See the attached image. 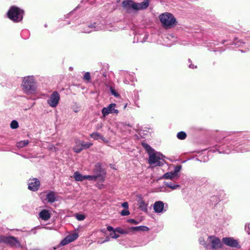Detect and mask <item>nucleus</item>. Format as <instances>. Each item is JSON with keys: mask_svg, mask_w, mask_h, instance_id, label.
Segmentation results:
<instances>
[{"mask_svg": "<svg viewBox=\"0 0 250 250\" xmlns=\"http://www.w3.org/2000/svg\"><path fill=\"white\" fill-rule=\"evenodd\" d=\"M234 141V139H226L224 137L222 141L218 142L217 144L211 147L209 151L213 152L217 151L219 153L229 154L232 151H234L231 148L233 145L231 144Z\"/></svg>", "mask_w": 250, "mask_h": 250, "instance_id": "obj_1", "label": "nucleus"}, {"mask_svg": "<svg viewBox=\"0 0 250 250\" xmlns=\"http://www.w3.org/2000/svg\"><path fill=\"white\" fill-rule=\"evenodd\" d=\"M241 140H238L237 138H234V142L231 144L233 145L231 146L234 151L236 152H246L250 151V146L248 144V137L247 135H243L239 137Z\"/></svg>", "mask_w": 250, "mask_h": 250, "instance_id": "obj_2", "label": "nucleus"}, {"mask_svg": "<svg viewBox=\"0 0 250 250\" xmlns=\"http://www.w3.org/2000/svg\"><path fill=\"white\" fill-rule=\"evenodd\" d=\"M159 17L162 25L166 29L173 28L177 24L178 21L176 19L171 13H164Z\"/></svg>", "mask_w": 250, "mask_h": 250, "instance_id": "obj_3", "label": "nucleus"}, {"mask_svg": "<svg viewBox=\"0 0 250 250\" xmlns=\"http://www.w3.org/2000/svg\"><path fill=\"white\" fill-rule=\"evenodd\" d=\"M122 6L127 13H130L132 10L137 11L146 9L147 4L146 3H136L132 0H125L122 1Z\"/></svg>", "mask_w": 250, "mask_h": 250, "instance_id": "obj_4", "label": "nucleus"}, {"mask_svg": "<svg viewBox=\"0 0 250 250\" xmlns=\"http://www.w3.org/2000/svg\"><path fill=\"white\" fill-rule=\"evenodd\" d=\"M24 11L20 8L11 6L7 13V17L14 22H19L23 19Z\"/></svg>", "mask_w": 250, "mask_h": 250, "instance_id": "obj_5", "label": "nucleus"}, {"mask_svg": "<svg viewBox=\"0 0 250 250\" xmlns=\"http://www.w3.org/2000/svg\"><path fill=\"white\" fill-rule=\"evenodd\" d=\"M207 242L209 244L210 247L209 249L213 250H218L223 247L222 242L220 239L214 235H211L208 237Z\"/></svg>", "mask_w": 250, "mask_h": 250, "instance_id": "obj_6", "label": "nucleus"}, {"mask_svg": "<svg viewBox=\"0 0 250 250\" xmlns=\"http://www.w3.org/2000/svg\"><path fill=\"white\" fill-rule=\"evenodd\" d=\"M141 145L149 155V159L148 160L149 164L152 165L155 163L156 162V153L154 152V149L152 148L149 145L145 142H142Z\"/></svg>", "mask_w": 250, "mask_h": 250, "instance_id": "obj_7", "label": "nucleus"}, {"mask_svg": "<svg viewBox=\"0 0 250 250\" xmlns=\"http://www.w3.org/2000/svg\"><path fill=\"white\" fill-rule=\"evenodd\" d=\"M229 44L234 45L236 47L244 46L245 48L248 49L250 47V37L248 36L246 37L244 40L235 38L233 41Z\"/></svg>", "mask_w": 250, "mask_h": 250, "instance_id": "obj_8", "label": "nucleus"}, {"mask_svg": "<svg viewBox=\"0 0 250 250\" xmlns=\"http://www.w3.org/2000/svg\"><path fill=\"white\" fill-rule=\"evenodd\" d=\"M23 89L26 91H30L34 89V82L32 77L28 76L23 80L22 83Z\"/></svg>", "mask_w": 250, "mask_h": 250, "instance_id": "obj_9", "label": "nucleus"}, {"mask_svg": "<svg viewBox=\"0 0 250 250\" xmlns=\"http://www.w3.org/2000/svg\"><path fill=\"white\" fill-rule=\"evenodd\" d=\"M222 240V242L227 246L238 249L241 248L238 241L233 237H223Z\"/></svg>", "mask_w": 250, "mask_h": 250, "instance_id": "obj_10", "label": "nucleus"}, {"mask_svg": "<svg viewBox=\"0 0 250 250\" xmlns=\"http://www.w3.org/2000/svg\"><path fill=\"white\" fill-rule=\"evenodd\" d=\"M60 99V95L57 91H54L50 95L47 100V104L52 107H55L58 105Z\"/></svg>", "mask_w": 250, "mask_h": 250, "instance_id": "obj_11", "label": "nucleus"}, {"mask_svg": "<svg viewBox=\"0 0 250 250\" xmlns=\"http://www.w3.org/2000/svg\"><path fill=\"white\" fill-rule=\"evenodd\" d=\"M164 185L166 186V187H162V188H157V191H165V192H168L169 191L166 188H171V190H175L177 189L178 188H179L180 187V185L175 184L172 181H168V182H165Z\"/></svg>", "mask_w": 250, "mask_h": 250, "instance_id": "obj_12", "label": "nucleus"}, {"mask_svg": "<svg viewBox=\"0 0 250 250\" xmlns=\"http://www.w3.org/2000/svg\"><path fill=\"white\" fill-rule=\"evenodd\" d=\"M5 244L11 247H20L21 246L20 242L16 237L13 236H6Z\"/></svg>", "mask_w": 250, "mask_h": 250, "instance_id": "obj_13", "label": "nucleus"}, {"mask_svg": "<svg viewBox=\"0 0 250 250\" xmlns=\"http://www.w3.org/2000/svg\"><path fill=\"white\" fill-rule=\"evenodd\" d=\"M115 104H111L107 107H104L102 110L103 115L105 117L110 113H118V110L115 109Z\"/></svg>", "mask_w": 250, "mask_h": 250, "instance_id": "obj_14", "label": "nucleus"}, {"mask_svg": "<svg viewBox=\"0 0 250 250\" xmlns=\"http://www.w3.org/2000/svg\"><path fill=\"white\" fill-rule=\"evenodd\" d=\"M28 184V189L32 191H37L40 186V181L37 178L30 179Z\"/></svg>", "mask_w": 250, "mask_h": 250, "instance_id": "obj_15", "label": "nucleus"}, {"mask_svg": "<svg viewBox=\"0 0 250 250\" xmlns=\"http://www.w3.org/2000/svg\"><path fill=\"white\" fill-rule=\"evenodd\" d=\"M157 167H161L164 166L166 167H168V164L166 162L164 158L166 157L163 155L161 153L157 151Z\"/></svg>", "mask_w": 250, "mask_h": 250, "instance_id": "obj_16", "label": "nucleus"}, {"mask_svg": "<svg viewBox=\"0 0 250 250\" xmlns=\"http://www.w3.org/2000/svg\"><path fill=\"white\" fill-rule=\"evenodd\" d=\"M79 143L81 145V146L79 148L77 147L75 148V152L76 153H80L83 149H87L93 145L92 143L84 142L83 141L79 140Z\"/></svg>", "mask_w": 250, "mask_h": 250, "instance_id": "obj_17", "label": "nucleus"}, {"mask_svg": "<svg viewBox=\"0 0 250 250\" xmlns=\"http://www.w3.org/2000/svg\"><path fill=\"white\" fill-rule=\"evenodd\" d=\"M168 206L161 201H157V214L165 212L168 209Z\"/></svg>", "mask_w": 250, "mask_h": 250, "instance_id": "obj_18", "label": "nucleus"}, {"mask_svg": "<svg viewBox=\"0 0 250 250\" xmlns=\"http://www.w3.org/2000/svg\"><path fill=\"white\" fill-rule=\"evenodd\" d=\"M93 172L96 175L100 174V178L101 181H104V178L102 176V173H104V171L102 169L101 164L98 163L95 165Z\"/></svg>", "mask_w": 250, "mask_h": 250, "instance_id": "obj_19", "label": "nucleus"}, {"mask_svg": "<svg viewBox=\"0 0 250 250\" xmlns=\"http://www.w3.org/2000/svg\"><path fill=\"white\" fill-rule=\"evenodd\" d=\"M39 215L42 220L47 221L51 217V213L48 210L44 209L41 210Z\"/></svg>", "mask_w": 250, "mask_h": 250, "instance_id": "obj_20", "label": "nucleus"}, {"mask_svg": "<svg viewBox=\"0 0 250 250\" xmlns=\"http://www.w3.org/2000/svg\"><path fill=\"white\" fill-rule=\"evenodd\" d=\"M182 167L180 165H177L176 166L171 165L168 167V168H169L171 170H172V172L177 176V178L179 177L178 172L182 169Z\"/></svg>", "mask_w": 250, "mask_h": 250, "instance_id": "obj_21", "label": "nucleus"}, {"mask_svg": "<svg viewBox=\"0 0 250 250\" xmlns=\"http://www.w3.org/2000/svg\"><path fill=\"white\" fill-rule=\"evenodd\" d=\"M164 178L166 179H178L179 178H177V176L175 175L172 171V170L170 171H168L165 173L162 176H161L160 179Z\"/></svg>", "mask_w": 250, "mask_h": 250, "instance_id": "obj_22", "label": "nucleus"}, {"mask_svg": "<svg viewBox=\"0 0 250 250\" xmlns=\"http://www.w3.org/2000/svg\"><path fill=\"white\" fill-rule=\"evenodd\" d=\"M46 200L48 202L52 203L56 201L55 193L53 191L49 192L47 195Z\"/></svg>", "mask_w": 250, "mask_h": 250, "instance_id": "obj_23", "label": "nucleus"}, {"mask_svg": "<svg viewBox=\"0 0 250 250\" xmlns=\"http://www.w3.org/2000/svg\"><path fill=\"white\" fill-rule=\"evenodd\" d=\"M73 177L77 181H83L85 180V175H83L78 171H76L74 173Z\"/></svg>", "mask_w": 250, "mask_h": 250, "instance_id": "obj_24", "label": "nucleus"}, {"mask_svg": "<svg viewBox=\"0 0 250 250\" xmlns=\"http://www.w3.org/2000/svg\"><path fill=\"white\" fill-rule=\"evenodd\" d=\"M138 202L139 208L142 210L145 211H146L147 205L146 204V203L141 198H140Z\"/></svg>", "mask_w": 250, "mask_h": 250, "instance_id": "obj_25", "label": "nucleus"}, {"mask_svg": "<svg viewBox=\"0 0 250 250\" xmlns=\"http://www.w3.org/2000/svg\"><path fill=\"white\" fill-rule=\"evenodd\" d=\"M78 234L77 233L75 232L74 233L67 235L66 237L67 239H68V241H69V242L70 243L76 240L78 238Z\"/></svg>", "mask_w": 250, "mask_h": 250, "instance_id": "obj_26", "label": "nucleus"}, {"mask_svg": "<svg viewBox=\"0 0 250 250\" xmlns=\"http://www.w3.org/2000/svg\"><path fill=\"white\" fill-rule=\"evenodd\" d=\"M199 242L200 245H203L206 249L208 250L209 249V244L208 243V242H205L204 238L200 237L199 238Z\"/></svg>", "mask_w": 250, "mask_h": 250, "instance_id": "obj_27", "label": "nucleus"}, {"mask_svg": "<svg viewBox=\"0 0 250 250\" xmlns=\"http://www.w3.org/2000/svg\"><path fill=\"white\" fill-rule=\"evenodd\" d=\"M131 229L133 231H147L148 230V228L145 226H139L136 227H132L131 228Z\"/></svg>", "mask_w": 250, "mask_h": 250, "instance_id": "obj_28", "label": "nucleus"}, {"mask_svg": "<svg viewBox=\"0 0 250 250\" xmlns=\"http://www.w3.org/2000/svg\"><path fill=\"white\" fill-rule=\"evenodd\" d=\"M176 136L178 139L181 140H185L187 138V133L185 131H181L179 132L177 134Z\"/></svg>", "mask_w": 250, "mask_h": 250, "instance_id": "obj_29", "label": "nucleus"}, {"mask_svg": "<svg viewBox=\"0 0 250 250\" xmlns=\"http://www.w3.org/2000/svg\"><path fill=\"white\" fill-rule=\"evenodd\" d=\"M90 136L95 140H98L99 139L101 140L104 139V137L99 133L93 132L90 135Z\"/></svg>", "mask_w": 250, "mask_h": 250, "instance_id": "obj_30", "label": "nucleus"}, {"mask_svg": "<svg viewBox=\"0 0 250 250\" xmlns=\"http://www.w3.org/2000/svg\"><path fill=\"white\" fill-rule=\"evenodd\" d=\"M226 48L221 47V48H214L212 47L211 45L208 46V50H209L210 51H213V52H222L225 50Z\"/></svg>", "mask_w": 250, "mask_h": 250, "instance_id": "obj_31", "label": "nucleus"}, {"mask_svg": "<svg viewBox=\"0 0 250 250\" xmlns=\"http://www.w3.org/2000/svg\"><path fill=\"white\" fill-rule=\"evenodd\" d=\"M100 174L94 175H85V180H88L89 181H95L98 178H100Z\"/></svg>", "mask_w": 250, "mask_h": 250, "instance_id": "obj_32", "label": "nucleus"}, {"mask_svg": "<svg viewBox=\"0 0 250 250\" xmlns=\"http://www.w3.org/2000/svg\"><path fill=\"white\" fill-rule=\"evenodd\" d=\"M28 140H23L20 141L17 144V146L18 147H23L24 146H26L28 144Z\"/></svg>", "mask_w": 250, "mask_h": 250, "instance_id": "obj_33", "label": "nucleus"}, {"mask_svg": "<svg viewBox=\"0 0 250 250\" xmlns=\"http://www.w3.org/2000/svg\"><path fill=\"white\" fill-rule=\"evenodd\" d=\"M115 231L117 232H118L120 234H127L128 233V231L126 230H125L120 227L116 228L115 229Z\"/></svg>", "mask_w": 250, "mask_h": 250, "instance_id": "obj_34", "label": "nucleus"}, {"mask_svg": "<svg viewBox=\"0 0 250 250\" xmlns=\"http://www.w3.org/2000/svg\"><path fill=\"white\" fill-rule=\"evenodd\" d=\"M10 127L12 129H17L19 127V124L16 120H13L10 124Z\"/></svg>", "mask_w": 250, "mask_h": 250, "instance_id": "obj_35", "label": "nucleus"}, {"mask_svg": "<svg viewBox=\"0 0 250 250\" xmlns=\"http://www.w3.org/2000/svg\"><path fill=\"white\" fill-rule=\"evenodd\" d=\"M75 217L78 220L83 221L85 218V216L82 214L77 213L75 215Z\"/></svg>", "mask_w": 250, "mask_h": 250, "instance_id": "obj_36", "label": "nucleus"}, {"mask_svg": "<svg viewBox=\"0 0 250 250\" xmlns=\"http://www.w3.org/2000/svg\"><path fill=\"white\" fill-rule=\"evenodd\" d=\"M83 79L88 82H89L91 79V76L89 72H86L83 77Z\"/></svg>", "mask_w": 250, "mask_h": 250, "instance_id": "obj_37", "label": "nucleus"}, {"mask_svg": "<svg viewBox=\"0 0 250 250\" xmlns=\"http://www.w3.org/2000/svg\"><path fill=\"white\" fill-rule=\"evenodd\" d=\"M110 90L111 93V94L114 95L116 97H119L120 95L116 91V90L112 87H110Z\"/></svg>", "mask_w": 250, "mask_h": 250, "instance_id": "obj_38", "label": "nucleus"}, {"mask_svg": "<svg viewBox=\"0 0 250 250\" xmlns=\"http://www.w3.org/2000/svg\"><path fill=\"white\" fill-rule=\"evenodd\" d=\"M120 213L122 216H127L130 214V212L127 209H126L122 210Z\"/></svg>", "mask_w": 250, "mask_h": 250, "instance_id": "obj_39", "label": "nucleus"}, {"mask_svg": "<svg viewBox=\"0 0 250 250\" xmlns=\"http://www.w3.org/2000/svg\"><path fill=\"white\" fill-rule=\"evenodd\" d=\"M116 231H115V230L113 231V232H111L110 233L109 235L112 238H117L119 237V235L116 233Z\"/></svg>", "mask_w": 250, "mask_h": 250, "instance_id": "obj_40", "label": "nucleus"}, {"mask_svg": "<svg viewBox=\"0 0 250 250\" xmlns=\"http://www.w3.org/2000/svg\"><path fill=\"white\" fill-rule=\"evenodd\" d=\"M69 243H70L69 241H68V239H67V237H66L64 239H63L61 241L60 245L61 246H64L65 245L68 244Z\"/></svg>", "mask_w": 250, "mask_h": 250, "instance_id": "obj_41", "label": "nucleus"}, {"mask_svg": "<svg viewBox=\"0 0 250 250\" xmlns=\"http://www.w3.org/2000/svg\"><path fill=\"white\" fill-rule=\"evenodd\" d=\"M245 229L248 234H250V224L249 223L246 224Z\"/></svg>", "mask_w": 250, "mask_h": 250, "instance_id": "obj_42", "label": "nucleus"}, {"mask_svg": "<svg viewBox=\"0 0 250 250\" xmlns=\"http://www.w3.org/2000/svg\"><path fill=\"white\" fill-rule=\"evenodd\" d=\"M6 237V236L0 235V243H5Z\"/></svg>", "mask_w": 250, "mask_h": 250, "instance_id": "obj_43", "label": "nucleus"}, {"mask_svg": "<svg viewBox=\"0 0 250 250\" xmlns=\"http://www.w3.org/2000/svg\"><path fill=\"white\" fill-rule=\"evenodd\" d=\"M127 222L131 223V224H138V222L133 219H128Z\"/></svg>", "mask_w": 250, "mask_h": 250, "instance_id": "obj_44", "label": "nucleus"}, {"mask_svg": "<svg viewBox=\"0 0 250 250\" xmlns=\"http://www.w3.org/2000/svg\"><path fill=\"white\" fill-rule=\"evenodd\" d=\"M188 62L189 63H190V64L188 65V67L190 68L193 69V68H196L197 66L196 65L195 66L194 64H192L191 61V60L190 59H189L188 60Z\"/></svg>", "mask_w": 250, "mask_h": 250, "instance_id": "obj_45", "label": "nucleus"}, {"mask_svg": "<svg viewBox=\"0 0 250 250\" xmlns=\"http://www.w3.org/2000/svg\"><path fill=\"white\" fill-rule=\"evenodd\" d=\"M122 207L124 208L125 209H128V204L127 202H125L122 204Z\"/></svg>", "mask_w": 250, "mask_h": 250, "instance_id": "obj_46", "label": "nucleus"}, {"mask_svg": "<svg viewBox=\"0 0 250 250\" xmlns=\"http://www.w3.org/2000/svg\"><path fill=\"white\" fill-rule=\"evenodd\" d=\"M81 146V145L80 144V143H79V140L77 141L76 142V145L75 146L73 147V150L74 151H75V148L76 147H78L79 148V147H80Z\"/></svg>", "mask_w": 250, "mask_h": 250, "instance_id": "obj_47", "label": "nucleus"}, {"mask_svg": "<svg viewBox=\"0 0 250 250\" xmlns=\"http://www.w3.org/2000/svg\"><path fill=\"white\" fill-rule=\"evenodd\" d=\"M96 22H94L93 23H91L88 25V27L91 28H95L96 27Z\"/></svg>", "mask_w": 250, "mask_h": 250, "instance_id": "obj_48", "label": "nucleus"}, {"mask_svg": "<svg viewBox=\"0 0 250 250\" xmlns=\"http://www.w3.org/2000/svg\"><path fill=\"white\" fill-rule=\"evenodd\" d=\"M107 229L109 231H113L115 230V229H113V228L110 226H109L107 227Z\"/></svg>", "mask_w": 250, "mask_h": 250, "instance_id": "obj_49", "label": "nucleus"}, {"mask_svg": "<svg viewBox=\"0 0 250 250\" xmlns=\"http://www.w3.org/2000/svg\"><path fill=\"white\" fill-rule=\"evenodd\" d=\"M146 3V5L147 4V6L146 7V8L149 5L148 0H144V1L142 2H141L140 3Z\"/></svg>", "mask_w": 250, "mask_h": 250, "instance_id": "obj_50", "label": "nucleus"}, {"mask_svg": "<svg viewBox=\"0 0 250 250\" xmlns=\"http://www.w3.org/2000/svg\"><path fill=\"white\" fill-rule=\"evenodd\" d=\"M156 208H157V207H156V202H155L153 204V209H154V210L155 211V212H156Z\"/></svg>", "mask_w": 250, "mask_h": 250, "instance_id": "obj_51", "label": "nucleus"}, {"mask_svg": "<svg viewBox=\"0 0 250 250\" xmlns=\"http://www.w3.org/2000/svg\"><path fill=\"white\" fill-rule=\"evenodd\" d=\"M109 240V237L108 236H107L105 238V240H104L103 241H102L101 243L102 244V243H104L105 242H107V241H108Z\"/></svg>", "mask_w": 250, "mask_h": 250, "instance_id": "obj_52", "label": "nucleus"}, {"mask_svg": "<svg viewBox=\"0 0 250 250\" xmlns=\"http://www.w3.org/2000/svg\"><path fill=\"white\" fill-rule=\"evenodd\" d=\"M157 171H160L161 170H164V169H162L161 168H157Z\"/></svg>", "mask_w": 250, "mask_h": 250, "instance_id": "obj_53", "label": "nucleus"}, {"mask_svg": "<svg viewBox=\"0 0 250 250\" xmlns=\"http://www.w3.org/2000/svg\"><path fill=\"white\" fill-rule=\"evenodd\" d=\"M227 42V40H223L222 42V44H224Z\"/></svg>", "mask_w": 250, "mask_h": 250, "instance_id": "obj_54", "label": "nucleus"}, {"mask_svg": "<svg viewBox=\"0 0 250 250\" xmlns=\"http://www.w3.org/2000/svg\"><path fill=\"white\" fill-rule=\"evenodd\" d=\"M248 144H247V145L250 146V139H249V138H248Z\"/></svg>", "mask_w": 250, "mask_h": 250, "instance_id": "obj_55", "label": "nucleus"}, {"mask_svg": "<svg viewBox=\"0 0 250 250\" xmlns=\"http://www.w3.org/2000/svg\"><path fill=\"white\" fill-rule=\"evenodd\" d=\"M162 228H163V226H162V225H161V226H159V229H162Z\"/></svg>", "mask_w": 250, "mask_h": 250, "instance_id": "obj_56", "label": "nucleus"}, {"mask_svg": "<svg viewBox=\"0 0 250 250\" xmlns=\"http://www.w3.org/2000/svg\"><path fill=\"white\" fill-rule=\"evenodd\" d=\"M239 50H240L241 52H246V50L243 51V50H241V49H240Z\"/></svg>", "mask_w": 250, "mask_h": 250, "instance_id": "obj_57", "label": "nucleus"}, {"mask_svg": "<svg viewBox=\"0 0 250 250\" xmlns=\"http://www.w3.org/2000/svg\"><path fill=\"white\" fill-rule=\"evenodd\" d=\"M212 198H213V199H216V197H213Z\"/></svg>", "mask_w": 250, "mask_h": 250, "instance_id": "obj_58", "label": "nucleus"}, {"mask_svg": "<svg viewBox=\"0 0 250 250\" xmlns=\"http://www.w3.org/2000/svg\"><path fill=\"white\" fill-rule=\"evenodd\" d=\"M103 76H104V77H106V75H105V74H104V75H103Z\"/></svg>", "mask_w": 250, "mask_h": 250, "instance_id": "obj_59", "label": "nucleus"}]
</instances>
